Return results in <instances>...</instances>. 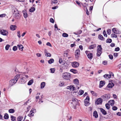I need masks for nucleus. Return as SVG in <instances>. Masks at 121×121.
Returning <instances> with one entry per match:
<instances>
[{
	"mask_svg": "<svg viewBox=\"0 0 121 121\" xmlns=\"http://www.w3.org/2000/svg\"><path fill=\"white\" fill-rule=\"evenodd\" d=\"M85 53L87 55V56L89 59H92L93 56L92 53H90V52L88 51H86Z\"/></svg>",
	"mask_w": 121,
	"mask_h": 121,
	"instance_id": "423d86ee",
	"label": "nucleus"
},
{
	"mask_svg": "<svg viewBox=\"0 0 121 121\" xmlns=\"http://www.w3.org/2000/svg\"><path fill=\"white\" fill-rule=\"evenodd\" d=\"M34 82V81L33 79H31L30 80L28 83V85H30L32 84Z\"/></svg>",
	"mask_w": 121,
	"mask_h": 121,
	"instance_id": "cd10ccee",
	"label": "nucleus"
},
{
	"mask_svg": "<svg viewBox=\"0 0 121 121\" xmlns=\"http://www.w3.org/2000/svg\"><path fill=\"white\" fill-rule=\"evenodd\" d=\"M84 93V91L83 90H80L79 91V92L78 93L79 94L81 95H82Z\"/></svg>",
	"mask_w": 121,
	"mask_h": 121,
	"instance_id": "49530a36",
	"label": "nucleus"
},
{
	"mask_svg": "<svg viewBox=\"0 0 121 121\" xmlns=\"http://www.w3.org/2000/svg\"><path fill=\"white\" fill-rule=\"evenodd\" d=\"M90 100V98L89 96L86 97L84 101L85 105V106L88 105Z\"/></svg>",
	"mask_w": 121,
	"mask_h": 121,
	"instance_id": "9b49d317",
	"label": "nucleus"
},
{
	"mask_svg": "<svg viewBox=\"0 0 121 121\" xmlns=\"http://www.w3.org/2000/svg\"><path fill=\"white\" fill-rule=\"evenodd\" d=\"M72 66L74 68L78 67L79 66V63L77 62H74L72 63Z\"/></svg>",
	"mask_w": 121,
	"mask_h": 121,
	"instance_id": "f8f14e48",
	"label": "nucleus"
},
{
	"mask_svg": "<svg viewBox=\"0 0 121 121\" xmlns=\"http://www.w3.org/2000/svg\"><path fill=\"white\" fill-rule=\"evenodd\" d=\"M117 109V107L114 106L112 107V109L113 110H116Z\"/></svg>",
	"mask_w": 121,
	"mask_h": 121,
	"instance_id": "13d9d810",
	"label": "nucleus"
},
{
	"mask_svg": "<svg viewBox=\"0 0 121 121\" xmlns=\"http://www.w3.org/2000/svg\"><path fill=\"white\" fill-rule=\"evenodd\" d=\"M13 12L14 16L16 18H18L20 17L21 15L17 8H14L13 9Z\"/></svg>",
	"mask_w": 121,
	"mask_h": 121,
	"instance_id": "f03ea898",
	"label": "nucleus"
},
{
	"mask_svg": "<svg viewBox=\"0 0 121 121\" xmlns=\"http://www.w3.org/2000/svg\"><path fill=\"white\" fill-rule=\"evenodd\" d=\"M17 36L19 38L21 37L20 32V31H17Z\"/></svg>",
	"mask_w": 121,
	"mask_h": 121,
	"instance_id": "8fccbe9b",
	"label": "nucleus"
},
{
	"mask_svg": "<svg viewBox=\"0 0 121 121\" xmlns=\"http://www.w3.org/2000/svg\"><path fill=\"white\" fill-rule=\"evenodd\" d=\"M73 82L74 84L76 85H78L79 84V81L77 79H75L73 80Z\"/></svg>",
	"mask_w": 121,
	"mask_h": 121,
	"instance_id": "6ab92c4d",
	"label": "nucleus"
},
{
	"mask_svg": "<svg viewBox=\"0 0 121 121\" xmlns=\"http://www.w3.org/2000/svg\"><path fill=\"white\" fill-rule=\"evenodd\" d=\"M0 32L1 35L4 36L7 35L8 34L7 30L4 29H0Z\"/></svg>",
	"mask_w": 121,
	"mask_h": 121,
	"instance_id": "0eeeda50",
	"label": "nucleus"
},
{
	"mask_svg": "<svg viewBox=\"0 0 121 121\" xmlns=\"http://www.w3.org/2000/svg\"><path fill=\"white\" fill-rule=\"evenodd\" d=\"M40 95V93H38L37 95V96H36V101H37L38 100V99L39 98V95Z\"/></svg>",
	"mask_w": 121,
	"mask_h": 121,
	"instance_id": "a19ab883",
	"label": "nucleus"
},
{
	"mask_svg": "<svg viewBox=\"0 0 121 121\" xmlns=\"http://www.w3.org/2000/svg\"><path fill=\"white\" fill-rule=\"evenodd\" d=\"M26 81L25 78H23L21 79L20 82L21 84H24L26 82Z\"/></svg>",
	"mask_w": 121,
	"mask_h": 121,
	"instance_id": "dca6fc26",
	"label": "nucleus"
},
{
	"mask_svg": "<svg viewBox=\"0 0 121 121\" xmlns=\"http://www.w3.org/2000/svg\"><path fill=\"white\" fill-rule=\"evenodd\" d=\"M103 34L104 36L105 37H107V35L106 34V31L105 30H104L103 31Z\"/></svg>",
	"mask_w": 121,
	"mask_h": 121,
	"instance_id": "3c124183",
	"label": "nucleus"
},
{
	"mask_svg": "<svg viewBox=\"0 0 121 121\" xmlns=\"http://www.w3.org/2000/svg\"><path fill=\"white\" fill-rule=\"evenodd\" d=\"M50 22H51L52 23H53L54 22V20L53 19V18H51L50 19Z\"/></svg>",
	"mask_w": 121,
	"mask_h": 121,
	"instance_id": "0e129e2a",
	"label": "nucleus"
},
{
	"mask_svg": "<svg viewBox=\"0 0 121 121\" xmlns=\"http://www.w3.org/2000/svg\"><path fill=\"white\" fill-rule=\"evenodd\" d=\"M9 112L10 113H13L15 112V110L13 109H11L9 110Z\"/></svg>",
	"mask_w": 121,
	"mask_h": 121,
	"instance_id": "58836bf2",
	"label": "nucleus"
},
{
	"mask_svg": "<svg viewBox=\"0 0 121 121\" xmlns=\"http://www.w3.org/2000/svg\"><path fill=\"white\" fill-rule=\"evenodd\" d=\"M105 107L107 109H109L110 108V106L109 104L108 103L106 104H105Z\"/></svg>",
	"mask_w": 121,
	"mask_h": 121,
	"instance_id": "c03bdc74",
	"label": "nucleus"
},
{
	"mask_svg": "<svg viewBox=\"0 0 121 121\" xmlns=\"http://www.w3.org/2000/svg\"><path fill=\"white\" fill-rule=\"evenodd\" d=\"M35 10V9L34 7H31L29 11L30 12H32L34 11Z\"/></svg>",
	"mask_w": 121,
	"mask_h": 121,
	"instance_id": "e433bc0d",
	"label": "nucleus"
},
{
	"mask_svg": "<svg viewBox=\"0 0 121 121\" xmlns=\"http://www.w3.org/2000/svg\"><path fill=\"white\" fill-rule=\"evenodd\" d=\"M11 117L12 121H16V118L15 117L11 116Z\"/></svg>",
	"mask_w": 121,
	"mask_h": 121,
	"instance_id": "72a5a7b5",
	"label": "nucleus"
},
{
	"mask_svg": "<svg viewBox=\"0 0 121 121\" xmlns=\"http://www.w3.org/2000/svg\"><path fill=\"white\" fill-rule=\"evenodd\" d=\"M23 117L22 116H19L17 118V121H21L23 119Z\"/></svg>",
	"mask_w": 121,
	"mask_h": 121,
	"instance_id": "c85d7f7f",
	"label": "nucleus"
},
{
	"mask_svg": "<svg viewBox=\"0 0 121 121\" xmlns=\"http://www.w3.org/2000/svg\"><path fill=\"white\" fill-rule=\"evenodd\" d=\"M111 75L109 74H105L104 76V77L107 79H108L111 78Z\"/></svg>",
	"mask_w": 121,
	"mask_h": 121,
	"instance_id": "5701e85b",
	"label": "nucleus"
},
{
	"mask_svg": "<svg viewBox=\"0 0 121 121\" xmlns=\"http://www.w3.org/2000/svg\"><path fill=\"white\" fill-rule=\"evenodd\" d=\"M23 16L25 18H26L27 17V14L26 12V10L23 11Z\"/></svg>",
	"mask_w": 121,
	"mask_h": 121,
	"instance_id": "b1692460",
	"label": "nucleus"
},
{
	"mask_svg": "<svg viewBox=\"0 0 121 121\" xmlns=\"http://www.w3.org/2000/svg\"><path fill=\"white\" fill-rule=\"evenodd\" d=\"M111 36L112 37L115 38H117V35L114 33H112L111 34Z\"/></svg>",
	"mask_w": 121,
	"mask_h": 121,
	"instance_id": "79ce46f5",
	"label": "nucleus"
},
{
	"mask_svg": "<svg viewBox=\"0 0 121 121\" xmlns=\"http://www.w3.org/2000/svg\"><path fill=\"white\" fill-rule=\"evenodd\" d=\"M99 39L101 40H104L105 39L103 37V36L101 35H99Z\"/></svg>",
	"mask_w": 121,
	"mask_h": 121,
	"instance_id": "2f4dec72",
	"label": "nucleus"
},
{
	"mask_svg": "<svg viewBox=\"0 0 121 121\" xmlns=\"http://www.w3.org/2000/svg\"><path fill=\"white\" fill-rule=\"evenodd\" d=\"M97 56H99L102 53V48L101 45L98 46L97 47Z\"/></svg>",
	"mask_w": 121,
	"mask_h": 121,
	"instance_id": "7ed1b4c3",
	"label": "nucleus"
},
{
	"mask_svg": "<svg viewBox=\"0 0 121 121\" xmlns=\"http://www.w3.org/2000/svg\"><path fill=\"white\" fill-rule=\"evenodd\" d=\"M35 110L34 109H32L31 111L30 112L29 114H28V115L30 116L29 115L31 116H33L34 115V114L35 113Z\"/></svg>",
	"mask_w": 121,
	"mask_h": 121,
	"instance_id": "2eb2a0df",
	"label": "nucleus"
},
{
	"mask_svg": "<svg viewBox=\"0 0 121 121\" xmlns=\"http://www.w3.org/2000/svg\"><path fill=\"white\" fill-rule=\"evenodd\" d=\"M54 61V60L53 59H50L48 61V62L49 64H51L53 63Z\"/></svg>",
	"mask_w": 121,
	"mask_h": 121,
	"instance_id": "7c9ffc66",
	"label": "nucleus"
},
{
	"mask_svg": "<svg viewBox=\"0 0 121 121\" xmlns=\"http://www.w3.org/2000/svg\"><path fill=\"white\" fill-rule=\"evenodd\" d=\"M107 32L108 34L109 35L111 33V30L110 29H108L107 30Z\"/></svg>",
	"mask_w": 121,
	"mask_h": 121,
	"instance_id": "de8ad7c7",
	"label": "nucleus"
},
{
	"mask_svg": "<svg viewBox=\"0 0 121 121\" xmlns=\"http://www.w3.org/2000/svg\"><path fill=\"white\" fill-rule=\"evenodd\" d=\"M52 2L53 3H56L58 2V1L56 0H52Z\"/></svg>",
	"mask_w": 121,
	"mask_h": 121,
	"instance_id": "bf43d9fd",
	"label": "nucleus"
},
{
	"mask_svg": "<svg viewBox=\"0 0 121 121\" xmlns=\"http://www.w3.org/2000/svg\"><path fill=\"white\" fill-rule=\"evenodd\" d=\"M110 95L109 94H106L102 96L101 98L102 99V100L104 101H105L107 99H109L110 98Z\"/></svg>",
	"mask_w": 121,
	"mask_h": 121,
	"instance_id": "20e7f679",
	"label": "nucleus"
},
{
	"mask_svg": "<svg viewBox=\"0 0 121 121\" xmlns=\"http://www.w3.org/2000/svg\"><path fill=\"white\" fill-rule=\"evenodd\" d=\"M91 92L93 96H97V94L95 92L92 91H91Z\"/></svg>",
	"mask_w": 121,
	"mask_h": 121,
	"instance_id": "c9c22d12",
	"label": "nucleus"
},
{
	"mask_svg": "<svg viewBox=\"0 0 121 121\" xmlns=\"http://www.w3.org/2000/svg\"><path fill=\"white\" fill-rule=\"evenodd\" d=\"M109 58L111 60H112L113 59V56L111 54H110L109 55Z\"/></svg>",
	"mask_w": 121,
	"mask_h": 121,
	"instance_id": "680f3d73",
	"label": "nucleus"
},
{
	"mask_svg": "<svg viewBox=\"0 0 121 121\" xmlns=\"http://www.w3.org/2000/svg\"><path fill=\"white\" fill-rule=\"evenodd\" d=\"M71 71H72L73 72V73H76L77 72V71L76 70L73 69L71 70Z\"/></svg>",
	"mask_w": 121,
	"mask_h": 121,
	"instance_id": "5fc2aeb1",
	"label": "nucleus"
},
{
	"mask_svg": "<svg viewBox=\"0 0 121 121\" xmlns=\"http://www.w3.org/2000/svg\"><path fill=\"white\" fill-rule=\"evenodd\" d=\"M16 26L15 25H11L10 26V30H14L16 29Z\"/></svg>",
	"mask_w": 121,
	"mask_h": 121,
	"instance_id": "4be33fe9",
	"label": "nucleus"
},
{
	"mask_svg": "<svg viewBox=\"0 0 121 121\" xmlns=\"http://www.w3.org/2000/svg\"><path fill=\"white\" fill-rule=\"evenodd\" d=\"M112 40L111 39H107L106 42L107 43H110L111 42Z\"/></svg>",
	"mask_w": 121,
	"mask_h": 121,
	"instance_id": "09e8293b",
	"label": "nucleus"
},
{
	"mask_svg": "<svg viewBox=\"0 0 121 121\" xmlns=\"http://www.w3.org/2000/svg\"><path fill=\"white\" fill-rule=\"evenodd\" d=\"M93 116L95 118H97L98 117V114L96 111H95L94 112Z\"/></svg>",
	"mask_w": 121,
	"mask_h": 121,
	"instance_id": "393cba45",
	"label": "nucleus"
},
{
	"mask_svg": "<svg viewBox=\"0 0 121 121\" xmlns=\"http://www.w3.org/2000/svg\"><path fill=\"white\" fill-rule=\"evenodd\" d=\"M46 45L47 46L52 47V46L51 44L49 42H48L46 43Z\"/></svg>",
	"mask_w": 121,
	"mask_h": 121,
	"instance_id": "69168bd1",
	"label": "nucleus"
},
{
	"mask_svg": "<svg viewBox=\"0 0 121 121\" xmlns=\"http://www.w3.org/2000/svg\"><path fill=\"white\" fill-rule=\"evenodd\" d=\"M20 77V76L19 75H17L14 77V79H14L15 81L17 82Z\"/></svg>",
	"mask_w": 121,
	"mask_h": 121,
	"instance_id": "a878e982",
	"label": "nucleus"
},
{
	"mask_svg": "<svg viewBox=\"0 0 121 121\" xmlns=\"http://www.w3.org/2000/svg\"><path fill=\"white\" fill-rule=\"evenodd\" d=\"M102 63L104 65H106L107 64V61H104Z\"/></svg>",
	"mask_w": 121,
	"mask_h": 121,
	"instance_id": "338daca9",
	"label": "nucleus"
},
{
	"mask_svg": "<svg viewBox=\"0 0 121 121\" xmlns=\"http://www.w3.org/2000/svg\"><path fill=\"white\" fill-rule=\"evenodd\" d=\"M50 70L51 71V73H54L55 71V69L54 68H51L50 69Z\"/></svg>",
	"mask_w": 121,
	"mask_h": 121,
	"instance_id": "ea45409f",
	"label": "nucleus"
},
{
	"mask_svg": "<svg viewBox=\"0 0 121 121\" xmlns=\"http://www.w3.org/2000/svg\"><path fill=\"white\" fill-rule=\"evenodd\" d=\"M45 86V83L44 82H42L41 84V89L43 88Z\"/></svg>",
	"mask_w": 121,
	"mask_h": 121,
	"instance_id": "c756f323",
	"label": "nucleus"
},
{
	"mask_svg": "<svg viewBox=\"0 0 121 121\" xmlns=\"http://www.w3.org/2000/svg\"><path fill=\"white\" fill-rule=\"evenodd\" d=\"M99 109L103 115H105L107 114V113L104 109L102 108H100Z\"/></svg>",
	"mask_w": 121,
	"mask_h": 121,
	"instance_id": "f3484780",
	"label": "nucleus"
},
{
	"mask_svg": "<svg viewBox=\"0 0 121 121\" xmlns=\"http://www.w3.org/2000/svg\"><path fill=\"white\" fill-rule=\"evenodd\" d=\"M113 56L116 57H117L118 56V54L117 53H114L113 54Z\"/></svg>",
	"mask_w": 121,
	"mask_h": 121,
	"instance_id": "e2e57ef3",
	"label": "nucleus"
},
{
	"mask_svg": "<svg viewBox=\"0 0 121 121\" xmlns=\"http://www.w3.org/2000/svg\"><path fill=\"white\" fill-rule=\"evenodd\" d=\"M6 16V15L5 14H3L0 15V17H5Z\"/></svg>",
	"mask_w": 121,
	"mask_h": 121,
	"instance_id": "4d7b16f0",
	"label": "nucleus"
},
{
	"mask_svg": "<svg viewBox=\"0 0 121 121\" xmlns=\"http://www.w3.org/2000/svg\"><path fill=\"white\" fill-rule=\"evenodd\" d=\"M17 46L19 48V49L21 51L23 50V47L22 45L21 44L17 45Z\"/></svg>",
	"mask_w": 121,
	"mask_h": 121,
	"instance_id": "412c9836",
	"label": "nucleus"
},
{
	"mask_svg": "<svg viewBox=\"0 0 121 121\" xmlns=\"http://www.w3.org/2000/svg\"><path fill=\"white\" fill-rule=\"evenodd\" d=\"M10 46L9 44H7L6 45L5 47V49L6 50H9Z\"/></svg>",
	"mask_w": 121,
	"mask_h": 121,
	"instance_id": "37998d69",
	"label": "nucleus"
},
{
	"mask_svg": "<svg viewBox=\"0 0 121 121\" xmlns=\"http://www.w3.org/2000/svg\"><path fill=\"white\" fill-rule=\"evenodd\" d=\"M16 82L15 81L14 79H12L9 82V84L10 86H12L15 84Z\"/></svg>",
	"mask_w": 121,
	"mask_h": 121,
	"instance_id": "ddd939ff",
	"label": "nucleus"
},
{
	"mask_svg": "<svg viewBox=\"0 0 121 121\" xmlns=\"http://www.w3.org/2000/svg\"><path fill=\"white\" fill-rule=\"evenodd\" d=\"M109 83L107 86V87L108 88H111L113 87L114 85L113 83L114 82L113 80H110L109 81Z\"/></svg>",
	"mask_w": 121,
	"mask_h": 121,
	"instance_id": "39448f33",
	"label": "nucleus"
},
{
	"mask_svg": "<svg viewBox=\"0 0 121 121\" xmlns=\"http://www.w3.org/2000/svg\"><path fill=\"white\" fill-rule=\"evenodd\" d=\"M67 89H70V91H73L75 90L76 89V88L74 86L71 85L69 86H68L67 88ZM76 88H77L78 89H79V87H78Z\"/></svg>",
	"mask_w": 121,
	"mask_h": 121,
	"instance_id": "1a4fd4ad",
	"label": "nucleus"
},
{
	"mask_svg": "<svg viewBox=\"0 0 121 121\" xmlns=\"http://www.w3.org/2000/svg\"><path fill=\"white\" fill-rule=\"evenodd\" d=\"M96 46L95 44H93L90 46L89 47V48L90 49H92L94 48Z\"/></svg>",
	"mask_w": 121,
	"mask_h": 121,
	"instance_id": "bb28decb",
	"label": "nucleus"
},
{
	"mask_svg": "<svg viewBox=\"0 0 121 121\" xmlns=\"http://www.w3.org/2000/svg\"><path fill=\"white\" fill-rule=\"evenodd\" d=\"M105 82L104 81H101L100 82L99 87H102L105 84Z\"/></svg>",
	"mask_w": 121,
	"mask_h": 121,
	"instance_id": "a211bd4d",
	"label": "nucleus"
},
{
	"mask_svg": "<svg viewBox=\"0 0 121 121\" xmlns=\"http://www.w3.org/2000/svg\"><path fill=\"white\" fill-rule=\"evenodd\" d=\"M108 103L111 106H113L114 105L115 101L113 100H109L108 101Z\"/></svg>",
	"mask_w": 121,
	"mask_h": 121,
	"instance_id": "aec40b11",
	"label": "nucleus"
},
{
	"mask_svg": "<svg viewBox=\"0 0 121 121\" xmlns=\"http://www.w3.org/2000/svg\"><path fill=\"white\" fill-rule=\"evenodd\" d=\"M62 35L63 37H67L68 36V35L65 33H63L62 34Z\"/></svg>",
	"mask_w": 121,
	"mask_h": 121,
	"instance_id": "a18cd8bd",
	"label": "nucleus"
},
{
	"mask_svg": "<svg viewBox=\"0 0 121 121\" xmlns=\"http://www.w3.org/2000/svg\"><path fill=\"white\" fill-rule=\"evenodd\" d=\"M4 119H8L9 118V115L8 114L6 113H5L4 116Z\"/></svg>",
	"mask_w": 121,
	"mask_h": 121,
	"instance_id": "f704fd0d",
	"label": "nucleus"
},
{
	"mask_svg": "<svg viewBox=\"0 0 121 121\" xmlns=\"http://www.w3.org/2000/svg\"><path fill=\"white\" fill-rule=\"evenodd\" d=\"M75 57L76 58H78L80 55V52L79 49H78L76 50L75 52Z\"/></svg>",
	"mask_w": 121,
	"mask_h": 121,
	"instance_id": "6e6552de",
	"label": "nucleus"
},
{
	"mask_svg": "<svg viewBox=\"0 0 121 121\" xmlns=\"http://www.w3.org/2000/svg\"><path fill=\"white\" fill-rule=\"evenodd\" d=\"M82 32V31L81 30H79L78 31V32H74V34L76 35H79L81 34Z\"/></svg>",
	"mask_w": 121,
	"mask_h": 121,
	"instance_id": "4c0bfd02",
	"label": "nucleus"
},
{
	"mask_svg": "<svg viewBox=\"0 0 121 121\" xmlns=\"http://www.w3.org/2000/svg\"><path fill=\"white\" fill-rule=\"evenodd\" d=\"M13 50L14 51H16L17 49V47L16 46H14L13 47Z\"/></svg>",
	"mask_w": 121,
	"mask_h": 121,
	"instance_id": "864d4df0",
	"label": "nucleus"
},
{
	"mask_svg": "<svg viewBox=\"0 0 121 121\" xmlns=\"http://www.w3.org/2000/svg\"><path fill=\"white\" fill-rule=\"evenodd\" d=\"M72 100L73 102H77V99L75 97L72 98Z\"/></svg>",
	"mask_w": 121,
	"mask_h": 121,
	"instance_id": "6e6d98bb",
	"label": "nucleus"
},
{
	"mask_svg": "<svg viewBox=\"0 0 121 121\" xmlns=\"http://www.w3.org/2000/svg\"><path fill=\"white\" fill-rule=\"evenodd\" d=\"M120 50V49L118 47L115 48V51H119Z\"/></svg>",
	"mask_w": 121,
	"mask_h": 121,
	"instance_id": "052dcab7",
	"label": "nucleus"
},
{
	"mask_svg": "<svg viewBox=\"0 0 121 121\" xmlns=\"http://www.w3.org/2000/svg\"><path fill=\"white\" fill-rule=\"evenodd\" d=\"M45 56L47 57H50L51 56V54L49 53H48L45 54Z\"/></svg>",
	"mask_w": 121,
	"mask_h": 121,
	"instance_id": "603ef678",
	"label": "nucleus"
},
{
	"mask_svg": "<svg viewBox=\"0 0 121 121\" xmlns=\"http://www.w3.org/2000/svg\"><path fill=\"white\" fill-rule=\"evenodd\" d=\"M71 75L70 73L65 72L62 73V77L65 80H70L71 78Z\"/></svg>",
	"mask_w": 121,
	"mask_h": 121,
	"instance_id": "f257e3e1",
	"label": "nucleus"
},
{
	"mask_svg": "<svg viewBox=\"0 0 121 121\" xmlns=\"http://www.w3.org/2000/svg\"><path fill=\"white\" fill-rule=\"evenodd\" d=\"M64 82L61 81L59 83V85L60 86H62L64 85Z\"/></svg>",
	"mask_w": 121,
	"mask_h": 121,
	"instance_id": "473e14b6",
	"label": "nucleus"
},
{
	"mask_svg": "<svg viewBox=\"0 0 121 121\" xmlns=\"http://www.w3.org/2000/svg\"><path fill=\"white\" fill-rule=\"evenodd\" d=\"M79 48L81 50H82L83 49V48L82 46L80 45L79 46Z\"/></svg>",
	"mask_w": 121,
	"mask_h": 121,
	"instance_id": "774afa93",
	"label": "nucleus"
},
{
	"mask_svg": "<svg viewBox=\"0 0 121 121\" xmlns=\"http://www.w3.org/2000/svg\"><path fill=\"white\" fill-rule=\"evenodd\" d=\"M101 99V98L97 99L95 102V104L97 105L101 104L103 102Z\"/></svg>",
	"mask_w": 121,
	"mask_h": 121,
	"instance_id": "9d476101",
	"label": "nucleus"
},
{
	"mask_svg": "<svg viewBox=\"0 0 121 121\" xmlns=\"http://www.w3.org/2000/svg\"><path fill=\"white\" fill-rule=\"evenodd\" d=\"M112 32L115 33L120 34L121 33L120 32L119 30L115 28H113L112 29Z\"/></svg>",
	"mask_w": 121,
	"mask_h": 121,
	"instance_id": "4468645a",
	"label": "nucleus"
}]
</instances>
